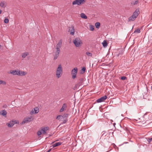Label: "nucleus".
I'll use <instances>...</instances> for the list:
<instances>
[{"label":"nucleus","instance_id":"7ed1b4c3","mask_svg":"<svg viewBox=\"0 0 152 152\" xmlns=\"http://www.w3.org/2000/svg\"><path fill=\"white\" fill-rule=\"evenodd\" d=\"M62 43V39H60L55 47L56 49V52L60 53V48L61 47Z\"/></svg>","mask_w":152,"mask_h":152},{"label":"nucleus","instance_id":"9b49d317","mask_svg":"<svg viewBox=\"0 0 152 152\" xmlns=\"http://www.w3.org/2000/svg\"><path fill=\"white\" fill-rule=\"evenodd\" d=\"M15 123V122L13 121H10L9 123H7V125L9 127H11L13 126Z\"/></svg>","mask_w":152,"mask_h":152},{"label":"nucleus","instance_id":"f257e3e1","mask_svg":"<svg viewBox=\"0 0 152 152\" xmlns=\"http://www.w3.org/2000/svg\"><path fill=\"white\" fill-rule=\"evenodd\" d=\"M63 73V69L61 64H59L56 70V77L58 78L62 75Z\"/></svg>","mask_w":152,"mask_h":152},{"label":"nucleus","instance_id":"20e7f679","mask_svg":"<svg viewBox=\"0 0 152 152\" xmlns=\"http://www.w3.org/2000/svg\"><path fill=\"white\" fill-rule=\"evenodd\" d=\"M86 0H75L72 2L73 5H80L83 4L86 1Z\"/></svg>","mask_w":152,"mask_h":152},{"label":"nucleus","instance_id":"e433bc0d","mask_svg":"<svg viewBox=\"0 0 152 152\" xmlns=\"http://www.w3.org/2000/svg\"><path fill=\"white\" fill-rule=\"evenodd\" d=\"M126 77L125 76H122L121 77V79L123 80H125L126 79Z\"/></svg>","mask_w":152,"mask_h":152},{"label":"nucleus","instance_id":"1a4fd4ad","mask_svg":"<svg viewBox=\"0 0 152 152\" xmlns=\"http://www.w3.org/2000/svg\"><path fill=\"white\" fill-rule=\"evenodd\" d=\"M19 72L20 70H17L10 71V73L13 75H18V76H19V75H20Z\"/></svg>","mask_w":152,"mask_h":152},{"label":"nucleus","instance_id":"0eeeda50","mask_svg":"<svg viewBox=\"0 0 152 152\" xmlns=\"http://www.w3.org/2000/svg\"><path fill=\"white\" fill-rule=\"evenodd\" d=\"M69 31L70 32V34L74 35L75 34V28L74 26H71L69 27Z\"/></svg>","mask_w":152,"mask_h":152},{"label":"nucleus","instance_id":"dca6fc26","mask_svg":"<svg viewBox=\"0 0 152 152\" xmlns=\"http://www.w3.org/2000/svg\"><path fill=\"white\" fill-rule=\"evenodd\" d=\"M66 104L65 103L64 104L62 105V107L60 110V112H61L63 111L66 108Z\"/></svg>","mask_w":152,"mask_h":152},{"label":"nucleus","instance_id":"5701e85b","mask_svg":"<svg viewBox=\"0 0 152 152\" xmlns=\"http://www.w3.org/2000/svg\"><path fill=\"white\" fill-rule=\"evenodd\" d=\"M29 55V53L28 52H25L22 54V58H24L26 56Z\"/></svg>","mask_w":152,"mask_h":152},{"label":"nucleus","instance_id":"c9c22d12","mask_svg":"<svg viewBox=\"0 0 152 152\" xmlns=\"http://www.w3.org/2000/svg\"><path fill=\"white\" fill-rule=\"evenodd\" d=\"M9 22V20L7 18H5L4 20V22L5 23H7Z\"/></svg>","mask_w":152,"mask_h":152},{"label":"nucleus","instance_id":"2eb2a0df","mask_svg":"<svg viewBox=\"0 0 152 152\" xmlns=\"http://www.w3.org/2000/svg\"><path fill=\"white\" fill-rule=\"evenodd\" d=\"M60 53H58L55 52V54L53 55V59L55 60L59 56Z\"/></svg>","mask_w":152,"mask_h":152},{"label":"nucleus","instance_id":"39448f33","mask_svg":"<svg viewBox=\"0 0 152 152\" xmlns=\"http://www.w3.org/2000/svg\"><path fill=\"white\" fill-rule=\"evenodd\" d=\"M77 71L78 69L77 67H75L71 71V74L72 76V78L73 79H74L76 78Z\"/></svg>","mask_w":152,"mask_h":152},{"label":"nucleus","instance_id":"4468645a","mask_svg":"<svg viewBox=\"0 0 152 152\" xmlns=\"http://www.w3.org/2000/svg\"><path fill=\"white\" fill-rule=\"evenodd\" d=\"M7 114V112L5 110H3L0 112V115L4 116L5 117H6V115Z\"/></svg>","mask_w":152,"mask_h":152},{"label":"nucleus","instance_id":"2f4dec72","mask_svg":"<svg viewBox=\"0 0 152 152\" xmlns=\"http://www.w3.org/2000/svg\"><path fill=\"white\" fill-rule=\"evenodd\" d=\"M103 133L101 137H102L104 136H105L107 135V133L105 131H103L102 132Z\"/></svg>","mask_w":152,"mask_h":152},{"label":"nucleus","instance_id":"423d86ee","mask_svg":"<svg viewBox=\"0 0 152 152\" xmlns=\"http://www.w3.org/2000/svg\"><path fill=\"white\" fill-rule=\"evenodd\" d=\"M33 118H32V116H31L30 117H26L25 118L22 122V124H24L26 123H28L31 122V121L33 120Z\"/></svg>","mask_w":152,"mask_h":152},{"label":"nucleus","instance_id":"f704fd0d","mask_svg":"<svg viewBox=\"0 0 152 152\" xmlns=\"http://www.w3.org/2000/svg\"><path fill=\"white\" fill-rule=\"evenodd\" d=\"M3 84L4 85H5L6 84V83L4 81H3L2 80H0V84Z\"/></svg>","mask_w":152,"mask_h":152},{"label":"nucleus","instance_id":"bb28decb","mask_svg":"<svg viewBox=\"0 0 152 152\" xmlns=\"http://www.w3.org/2000/svg\"><path fill=\"white\" fill-rule=\"evenodd\" d=\"M100 23L99 22H96L95 23V26L96 28H99L100 26Z\"/></svg>","mask_w":152,"mask_h":152},{"label":"nucleus","instance_id":"6ab92c4d","mask_svg":"<svg viewBox=\"0 0 152 152\" xmlns=\"http://www.w3.org/2000/svg\"><path fill=\"white\" fill-rule=\"evenodd\" d=\"M61 144V142H57L54 144L52 145V146L54 148L60 145Z\"/></svg>","mask_w":152,"mask_h":152},{"label":"nucleus","instance_id":"ddd939ff","mask_svg":"<svg viewBox=\"0 0 152 152\" xmlns=\"http://www.w3.org/2000/svg\"><path fill=\"white\" fill-rule=\"evenodd\" d=\"M0 6L1 7L5 8L6 6V2L2 1L0 3Z\"/></svg>","mask_w":152,"mask_h":152},{"label":"nucleus","instance_id":"9d476101","mask_svg":"<svg viewBox=\"0 0 152 152\" xmlns=\"http://www.w3.org/2000/svg\"><path fill=\"white\" fill-rule=\"evenodd\" d=\"M49 128L48 127H43L41 128V130L42 131V134H45L46 133L47 130H49Z\"/></svg>","mask_w":152,"mask_h":152},{"label":"nucleus","instance_id":"f8f14e48","mask_svg":"<svg viewBox=\"0 0 152 152\" xmlns=\"http://www.w3.org/2000/svg\"><path fill=\"white\" fill-rule=\"evenodd\" d=\"M139 10L137 9L135 10V11L133 12V15H132V16H133V17H134L136 18L138 16L139 13Z\"/></svg>","mask_w":152,"mask_h":152},{"label":"nucleus","instance_id":"c85d7f7f","mask_svg":"<svg viewBox=\"0 0 152 152\" xmlns=\"http://www.w3.org/2000/svg\"><path fill=\"white\" fill-rule=\"evenodd\" d=\"M138 3V1L137 0L134 2H133L131 3V4L132 5H135L137 4Z\"/></svg>","mask_w":152,"mask_h":152},{"label":"nucleus","instance_id":"7c9ffc66","mask_svg":"<svg viewBox=\"0 0 152 152\" xmlns=\"http://www.w3.org/2000/svg\"><path fill=\"white\" fill-rule=\"evenodd\" d=\"M86 54L88 56H92V53H91L89 52H86Z\"/></svg>","mask_w":152,"mask_h":152},{"label":"nucleus","instance_id":"a19ab883","mask_svg":"<svg viewBox=\"0 0 152 152\" xmlns=\"http://www.w3.org/2000/svg\"><path fill=\"white\" fill-rule=\"evenodd\" d=\"M51 149H49L47 152H50L51 151Z\"/></svg>","mask_w":152,"mask_h":152},{"label":"nucleus","instance_id":"37998d69","mask_svg":"<svg viewBox=\"0 0 152 152\" xmlns=\"http://www.w3.org/2000/svg\"><path fill=\"white\" fill-rule=\"evenodd\" d=\"M151 89L152 91V86L151 87Z\"/></svg>","mask_w":152,"mask_h":152},{"label":"nucleus","instance_id":"b1692460","mask_svg":"<svg viewBox=\"0 0 152 152\" xmlns=\"http://www.w3.org/2000/svg\"><path fill=\"white\" fill-rule=\"evenodd\" d=\"M86 68L85 67H83L82 68V69L80 71V73L82 74H84L86 71Z\"/></svg>","mask_w":152,"mask_h":152},{"label":"nucleus","instance_id":"c03bdc74","mask_svg":"<svg viewBox=\"0 0 152 152\" xmlns=\"http://www.w3.org/2000/svg\"><path fill=\"white\" fill-rule=\"evenodd\" d=\"M14 152V151H12V152Z\"/></svg>","mask_w":152,"mask_h":152},{"label":"nucleus","instance_id":"c756f323","mask_svg":"<svg viewBox=\"0 0 152 152\" xmlns=\"http://www.w3.org/2000/svg\"><path fill=\"white\" fill-rule=\"evenodd\" d=\"M134 32V33H140V28H138L135 30Z\"/></svg>","mask_w":152,"mask_h":152},{"label":"nucleus","instance_id":"58836bf2","mask_svg":"<svg viewBox=\"0 0 152 152\" xmlns=\"http://www.w3.org/2000/svg\"><path fill=\"white\" fill-rule=\"evenodd\" d=\"M34 110H32L30 112V114L31 115H32L33 114H34Z\"/></svg>","mask_w":152,"mask_h":152},{"label":"nucleus","instance_id":"4be33fe9","mask_svg":"<svg viewBox=\"0 0 152 152\" xmlns=\"http://www.w3.org/2000/svg\"><path fill=\"white\" fill-rule=\"evenodd\" d=\"M84 81V79L83 78H80L79 80L78 85L79 86L81 85Z\"/></svg>","mask_w":152,"mask_h":152},{"label":"nucleus","instance_id":"a211bd4d","mask_svg":"<svg viewBox=\"0 0 152 152\" xmlns=\"http://www.w3.org/2000/svg\"><path fill=\"white\" fill-rule=\"evenodd\" d=\"M19 74L20 75H19V76H23L26 75L27 72H26L20 71Z\"/></svg>","mask_w":152,"mask_h":152},{"label":"nucleus","instance_id":"f3484780","mask_svg":"<svg viewBox=\"0 0 152 152\" xmlns=\"http://www.w3.org/2000/svg\"><path fill=\"white\" fill-rule=\"evenodd\" d=\"M68 115L67 114H64L63 115H62L63 117L62 119L63 118H64L65 120L64 121V123H66L67 121V118L68 117Z\"/></svg>","mask_w":152,"mask_h":152},{"label":"nucleus","instance_id":"4c0bfd02","mask_svg":"<svg viewBox=\"0 0 152 152\" xmlns=\"http://www.w3.org/2000/svg\"><path fill=\"white\" fill-rule=\"evenodd\" d=\"M147 140L148 143H150L152 141V137L151 138H148Z\"/></svg>","mask_w":152,"mask_h":152},{"label":"nucleus","instance_id":"f03ea898","mask_svg":"<svg viewBox=\"0 0 152 152\" xmlns=\"http://www.w3.org/2000/svg\"><path fill=\"white\" fill-rule=\"evenodd\" d=\"M73 42L76 47H79L83 44L82 41L79 37H76L73 40Z\"/></svg>","mask_w":152,"mask_h":152},{"label":"nucleus","instance_id":"cd10ccee","mask_svg":"<svg viewBox=\"0 0 152 152\" xmlns=\"http://www.w3.org/2000/svg\"><path fill=\"white\" fill-rule=\"evenodd\" d=\"M34 111H35L34 113L36 114L39 112V109L37 107H36L34 108Z\"/></svg>","mask_w":152,"mask_h":152},{"label":"nucleus","instance_id":"6e6552de","mask_svg":"<svg viewBox=\"0 0 152 152\" xmlns=\"http://www.w3.org/2000/svg\"><path fill=\"white\" fill-rule=\"evenodd\" d=\"M107 96L106 95H105L98 99L97 100L96 102L97 103H100L102 102H103L105 100L107 99Z\"/></svg>","mask_w":152,"mask_h":152},{"label":"nucleus","instance_id":"79ce46f5","mask_svg":"<svg viewBox=\"0 0 152 152\" xmlns=\"http://www.w3.org/2000/svg\"><path fill=\"white\" fill-rule=\"evenodd\" d=\"M2 12V10L1 9H0V14Z\"/></svg>","mask_w":152,"mask_h":152},{"label":"nucleus","instance_id":"393cba45","mask_svg":"<svg viewBox=\"0 0 152 152\" xmlns=\"http://www.w3.org/2000/svg\"><path fill=\"white\" fill-rule=\"evenodd\" d=\"M63 117L62 115H58L56 119L59 120V121H61L62 120Z\"/></svg>","mask_w":152,"mask_h":152},{"label":"nucleus","instance_id":"473e14b6","mask_svg":"<svg viewBox=\"0 0 152 152\" xmlns=\"http://www.w3.org/2000/svg\"><path fill=\"white\" fill-rule=\"evenodd\" d=\"M90 30L92 31H93L94 29V26L93 25H90Z\"/></svg>","mask_w":152,"mask_h":152},{"label":"nucleus","instance_id":"ea45409f","mask_svg":"<svg viewBox=\"0 0 152 152\" xmlns=\"http://www.w3.org/2000/svg\"><path fill=\"white\" fill-rule=\"evenodd\" d=\"M64 120H64V118H63V119H62V120H61V121H62V123L64 124V123H64Z\"/></svg>","mask_w":152,"mask_h":152},{"label":"nucleus","instance_id":"412c9836","mask_svg":"<svg viewBox=\"0 0 152 152\" xmlns=\"http://www.w3.org/2000/svg\"><path fill=\"white\" fill-rule=\"evenodd\" d=\"M80 16L83 19H87V16L83 13L81 14Z\"/></svg>","mask_w":152,"mask_h":152},{"label":"nucleus","instance_id":"a878e982","mask_svg":"<svg viewBox=\"0 0 152 152\" xmlns=\"http://www.w3.org/2000/svg\"><path fill=\"white\" fill-rule=\"evenodd\" d=\"M104 47H106L107 45V43L106 40H104L102 43Z\"/></svg>","mask_w":152,"mask_h":152},{"label":"nucleus","instance_id":"aec40b11","mask_svg":"<svg viewBox=\"0 0 152 152\" xmlns=\"http://www.w3.org/2000/svg\"><path fill=\"white\" fill-rule=\"evenodd\" d=\"M135 19L134 17L132 15L129 18L128 21H134Z\"/></svg>","mask_w":152,"mask_h":152},{"label":"nucleus","instance_id":"72a5a7b5","mask_svg":"<svg viewBox=\"0 0 152 152\" xmlns=\"http://www.w3.org/2000/svg\"><path fill=\"white\" fill-rule=\"evenodd\" d=\"M42 134V132L41 130L38 131L37 132V134L38 136L41 135Z\"/></svg>","mask_w":152,"mask_h":152}]
</instances>
